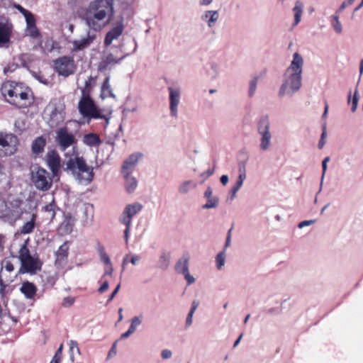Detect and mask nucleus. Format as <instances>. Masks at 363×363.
<instances>
[{
    "label": "nucleus",
    "instance_id": "nucleus-17",
    "mask_svg": "<svg viewBox=\"0 0 363 363\" xmlns=\"http://www.w3.org/2000/svg\"><path fill=\"white\" fill-rule=\"evenodd\" d=\"M175 270L177 273L182 274L187 281V284L190 285L195 281V279L189 272V258L182 257L175 264Z\"/></svg>",
    "mask_w": 363,
    "mask_h": 363
},
{
    "label": "nucleus",
    "instance_id": "nucleus-7",
    "mask_svg": "<svg viewBox=\"0 0 363 363\" xmlns=\"http://www.w3.org/2000/svg\"><path fill=\"white\" fill-rule=\"evenodd\" d=\"M270 122L268 116L260 118L257 124V132L261 135L259 148L262 151L267 150L271 145L272 134L269 132Z\"/></svg>",
    "mask_w": 363,
    "mask_h": 363
},
{
    "label": "nucleus",
    "instance_id": "nucleus-19",
    "mask_svg": "<svg viewBox=\"0 0 363 363\" xmlns=\"http://www.w3.org/2000/svg\"><path fill=\"white\" fill-rule=\"evenodd\" d=\"M12 25L0 22V47L8 46L11 41Z\"/></svg>",
    "mask_w": 363,
    "mask_h": 363
},
{
    "label": "nucleus",
    "instance_id": "nucleus-38",
    "mask_svg": "<svg viewBox=\"0 0 363 363\" xmlns=\"http://www.w3.org/2000/svg\"><path fill=\"white\" fill-rule=\"evenodd\" d=\"M97 252L100 257V261L103 262L104 264L108 265L109 264H111V259L109 256L107 255L105 250V247L99 243L97 245Z\"/></svg>",
    "mask_w": 363,
    "mask_h": 363
},
{
    "label": "nucleus",
    "instance_id": "nucleus-27",
    "mask_svg": "<svg viewBox=\"0 0 363 363\" xmlns=\"http://www.w3.org/2000/svg\"><path fill=\"white\" fill-rule=\"evenodd\" d=\"M95 35H90L89 32L88 33V36L85 38L81 39L79 40H74L73 43L74 50H81L87 47H89L93 40L95 39Z\"/></svg>",
    "mask_w": 363,
    "mask_h": 363
},
{
    "label": "nucleus",
    "instance_id": "nucleus-64",
    "mask_svg": "<svg viewBox=\"0 0 363 363\" xmlns=\"http://www.w3.org/2000/svg\"><path fill=\"white\" fill-rule=\"evenodd\" d=\"M140 260V257L139 255H132L129 262L131 264H133V265H136V264H138V263L139 262Z\"/></svg>",
    "mask_w": 363,
    "mask_h": 363
},
{
    "label": "nucleus",
    "instance_id": "nucleus-35",
    "mask_svg": "<svg viewBox=\"0 0 363 363\" xmlns=\"http://www.w3.org/2000/svg\"><path fill=\"white\" fill-rule=\"evenodd\" d=\"M69 345V360L71 362H74L77 360L76 356L80 355V350L79 348V345L77 341L75 340H69L68 342Z\"/></svg>",
    "mask_w": 363,
    "mask_h": 363
},
{
    "label": "nucleus",
    "instance_id": "nucleus-23",
    "mask_svg": "<svg viewBox=\"0 0 363 363\" xmlns=\"http://www.w3.org/2000/svg\"><path fill=\"white\" fill-rule=\"evenodd\" d=\"M42 211L45 213V219L52 222L56 216L57 211H60V208L56 205L54 200L50 203L43 207Z\"/></svg>",
    "mask_w": 363,
    "mask_h": 363
},
{
    "label": "nucleus",
    "instance_id": "nucleus-63",
    "mask_svg": "<svg viewBox=\"0 0 363 363\" xmlns=\"http://www.w3.org/2000/svg\"><path fill=\"white\" fill-rule=\"evenodd\" d=\"M33 76L38 79L40 82L46 84L48 83L47 79H45L43 76L35 73L33 72Z\"/></svg>",
    "mask_w": 363,
    "mask_h": 363
},
{
    "label": "nucleus",
    "instance_id": "nucleus-26",
    "mask_svg": "<svg viewBox=\"0 0 363 363\" xmlns=\"http://www.w3.org/2000/svg\"><path fill=\"white\" fill-rule=\"evenodd\" d=\"M36 218V213H31L30 220L24 223L23 226L20 228L21 234L26 235L33 233L35 228Z\"/></svg>",
    "mask_w": 363,
    "mask_h": 363
},
{
    "label": "nucleus",
    "instance_id": "nucleus-43",
    "mask_svg": "<svg viewBox=\"0 0 363 363\" xmlns=\"http://www.w3.org/2000/svg\"><path fill=\"white\" fill-rule=\"evenodd\" d=\"M225 250L220 252L216 257V267L218 269H220L225 264Z\"/></svg>",
    "mask_w": 363,
    "mask_h": 363
},
{
    "label": "nucleus",
    "instance_id": "nucleus-50",
    "mask_svg": "<svg viewBox=\"0 0 363 363\" xmlns=\"http://www.w3.org/2000/svg\"><path fill=\"white\" fill-rule=\"evenodd\" d=\"M242 185L241 184L237 182L235 184V185L232 187V189L230 191V200H233L235 198L237 192L242 187Z\"/></svg>",
    "mask_w": 363,
    "mask_h": 363
},
{
    "label": "nucleus",
    "instance_id": "nucleus-13",
    "mask_svg": "<svg viewBox=\"0 0 363 363\" xmlns=\"http://www.w3.org/2000/svg\"><path fill=\"white\" fill-rule=\"evenodd\" d=\"M143 209V205L138 202H135L127 205L120 218V221L123 224L131 225L132 218L139 213Z\"/></svg>",
    "mask_w": 363,
    "mask_h": 363
},
{
    "label": "nucleus",
    "instance_id": "nucleus-8",
    "mask_svg": "<svg viewBox=\"0 0 363 363\" xmlns=\"http://www.w3.org/2000/svg\"><path fill=\"white\" fill-rule=\"evenodd\" d=\"M4 96H9L11 99H6V101L11 105L17 106L16 99L19 97L21 100H26L28 98V93L20 91L14 82L9 81L4 83L1 89Z\"/></svg>",
    "mask_w": 363,
    "mask_h": 363
},
{
    "label": "nucleus",
    "instance_id": "nucleus-57",
    "mask_svg": "<svg viewBox=\"0 0 363 363\" xmlns=\"http://www.w3.org/2000/svg\"><path fill=\"white\" fill-rule=\"evenodd\" d=\"M172 352L169 350L165 349L163 350L161 352V356L163 359H169L172 357Z\"/></svg>",
    "mask_w": 363,
    "mask_h": 363
},
{
    "label": "nucleus",
    "instance_id": "nucleus-30",
    "mask_svg": "<svg viewBox=\"0 0 363 363\" xmlns=\"http://www.w3.org/2000/svg\"><path fill=\"white\" fill-rule=\"evenodd\" d=\"M83 143L89 147H96L101 143V140L97 134L91 133L84 135Z\"/></svg>",
    "mask_w": 363,
    "mask_h": 363
},
{
    "label": "nucleus",
    "instance_id": "nucleus-37",
    "mask_svg": "<svg viewBox=\"0 0 363 363\" xmlns=\"http://www.w3.org/2000/svg\"><path fill=\"white\" fill-rule=\"evenodd\" d=\"M63 114L56 107L50 113V125H57L63 121Z\"/></svg>",
    "mask_w": 363,
    "mask_h": 363
},
{
    "label": "nucleus",
    "instance_id": "nucleus-3",
    "mask_svg": "<svg viewBox=\"0 0 363 363\" xmlns=\"http://www.w3.org/2000/svg\"><path fill=\"white\" fill-rule=\"evenodd\" d=\"M303 65V60L301 55L298 52L294 53L293 60L283 75V82L278 92L279 97L292 96L301 89Z\"/></svg>",
    "mask_w": 363,
    "mask_h": 363
},
{
    "label": "nucleus",
    "instance_id": "nucleus-49",
    "mask_svg": "<svg viewBox=\"0 0 363 363\" xmlns=\"http://www.w3.org/2000/svg\"><path fill=\"white\" fill-rule=\"evenodd\" d=\"M24 18L26 21V27H32L36 26L35 18L31 12Z\"/></svg>",
    "mask_w": 363,
    "mask_h": 363
},
{
    "label": "nucleus",
    "instance_id": "nucleus-18",
    "mask_svg": "<svg viewBox=\"0 0 363 363\" xmlns=\"http://www.w3.org/2000/svg\"><path fill=\"white\" fill-rule=\"evenodd\" d=\"M68 254V242H65L62 245L60 246L59 249L55 252L56 259L55 264L57 268H62L67 264Z\"/></svg>",
    "mask_w": 363,
    "mask_h": 363
},
{
    "label": "nucleus",
    "instance_id": "nucleus-11",
    "mask_svg": "<svg viewBox=\"0 0 363 363\" xmlns=\"http://www.w3.org/2000/svg\"><path fill=\"white\" fill-rule=\"evenodd\" d=\"M23 201L20 199H14L11 202V208L8 209L4 214V218L10 223L16 222L20 219L24 213H27L26 208H23Z\"/></svg>",
    "mask_w": 363,
    "mask_h": 363
},
{
    "label": "nucleus",
    "instance_id": "nucleus-62",
    "mask_svg": "<svg viewBox=\"0 0 363 363\" xmlns=\"http://www.w3.org/2000/svg\"><path fill=\"white\" fill-rule=\"evenodd\" d=\"M121 288V284L119 283L116 289L113 290V291L111 293V294L110 295L109 298H108V302H111L113 298L114 297L116 296V295L117 294V293L118 292L119 289Z\"/></svg>",
    "mask_w": 363,
    "mask_h": 363
},
{
    "label": "nucleus",
    "instance_id": "nucleus-40",
    "mask_svg": "<svg viewBox=\"0 0 363 363\" xmlns=\"http://www.w3.org/2000/svg\"><path fill=\"white\" fill-rule=\"evenodd\" d=\"M259 78V77L258 76H255L253 78H252L249 82L247 95L250 98L253 97L256 92Z\"/></svg>",
    "mask_w": 363,
    "mask_h": 363
},
{
    "label": "nucleus",
    "instance_id": "nucleus-14",
    "mask_svg": "<svg viewBox=\"0 0 363 363\" xmlns=\"http://www.w3.org/2000/svg\"><path fill=\"white\" fill-rule=\"evenodd\" d=\"M124 30L123 18L121 16L116 21L114 26L106 34L104 44L108 47L111 45L114 40H117L122 35Z\"/></svg>",
    "mask_w": 363,
    "mask_h": 363
},
{
    "label": "nucleus",
    "instance_id": "nucleus-28",
    "mask_svg": "<svg viewBox=\"0 0 363 363\" xmlns=\"http://www.w3.org/2000/svg\"><path fill=\"white\" fill-rule=\"evenodd\" d=\"M110 78H111L110 75L108 74L102 84V86L101 88V95H100L102 99H104L107 96H109L111 98L116 97L115 94H113V92L111 88V85L109 83Z\"/></svg>",
    "mask_w": 363,
    "mask_h": 363
},
{
    "label": "nucleus",
    "instance_id": "nucleus-22",
    "mask_svg": "<svg viewBox=\"0 0 363 363\" xmlns=\"http://www.w3.org/2000/svg\"><path fill=\"white\" fill-rule=\"evenodd\" d=\"M74 225L72 217L69 214L65 215L64 220L59 226L58 231L60 234L68 235L72 233Z\"/></svg>",
    "mask_w": 363,
    "mask_h": 363
},
{
    "label": "nucleus",
    "instance_id": "nucleus-59",
    "mask_svg": "<svg viewBox=\"0 0 363 363\" xmlns=\"http://www.w3.org/2000/svg\"><path fill=\"white\" fill-rule=\"evenodd\" d=\"M213 173H214V168H212V169L209 168L208 169H207L206 172L201 173L200 174V177H203V179H206L208 177H211Z\"/></svg>",
    "mask_w": 363,
    "mask_h": 363
},
{
    "label": "nucleus",
    "instance_id": "nucleus-48",
    "mask_svg": "<svg viewBox=\"0 0 363 363\" xmlns=\"http://www.w3.org/2000/svg\"><path fill=\"white\" fill-rule=\"evenodd\" d=\"M18 67V65L15 62H11L6 67L4 68V73L7 74L8 73L13 72Z\"/></svg>",
    "mask_w": 363,
    "mask_h": 363
},
{
    "label": "nucleus",
    "instance_id": "nucleus-5",
    "mask_svg": "<svg viewBox=\"0 0 363 363\" xmlns=\"http://www.w3.org/2000/svg\"><path fill=\"white\" fill-rule=\"evenodd\" d=\"M31 179L35 188L40 191H47L57 178H52L50 173L41 167H36L31 172Z\"/></svg>",
    "mask_w": 363,
    "mask_h": 363
},
{
    "label": "nucleus",
    "instance_id": "nucleus-58",
    "mask_svg": "<svg viewBox=\"0 0 363 363\" xmlns=\"http://www.w3.org/2000/svg\"><path fill=\"white\" fill-rule=\"evenodd\" d=\"M109 286L108 281L107 280H105L104 283L101 285V286L99 288L98 291L99 294H102L104 291H106Z\"/></svg>",
    "mask_w": 363,
    "mask_h": 363
},
{
    "label": "nucleus",
    "instance_id": "nucleus-9",
    "mask_svg": "<svg viewBox=\"0 0 363 363\" xmlns=\"http://www.w3.org/2000/svg\"><path fill=\"white\" fill-rule=\"evenodd\" d=\"M54 66L58 74L65 77L74 73V61L72 57H60L54 61Z\"/></svg>",
    "mask_w": 363,
    "mask_h": 363
},
{
    "label": "nucleus",
    "instance_id": "nucleus-55",
    "mask_svg": "<svg viewBox=\"0 0 363 363\" xmlns=\"http://www.w3.org/2000/svg\"><path fill=\"white\" fill-rule=\"evenodd\" d=\"M14 2L11 0H0V6L4 8H10L13 6Z\"/></svg>",
    "mask_w": 363,
    "mask_h": 363
},
{
    "label": "nucleus",
    "instance_id": "nucleus-1",
    "mask_svg": "<svg viewBox=\"0 0 363 363\" xmlns=\"http://www.w3.org/2000/svg\"><path fill=\"white\" fill-rule=\"evenodd\" d=\"M46 165L51 171L52 178L59 179L60 169L62 167L65 172H70L74 179L80 184H89L94 179V169L89 167L83 157L75 156L67 161H64L61 165V158L55 150H48L45 157Z\"/></svg>",
    "mask_w": 363,
    "mask_h": 363
},
{
    "label": "nucleus",
    "instance_id": "nucleus-51",
    "mask_svg": "<svg viewBox=\"0 0 363 363\" xmlns=\"http://www.w3.org/2000/svg\"><path fill=\"white\" fill-rule=\"evenodd\" d=\"M75 298L74 297L67 296L64 298L62 305L63 307L68 308L74 304Z\"/></svg>",
    "mask_w": 363,
    "mask_h": 363
},
{
    "label": "nucleus",
    "instance_id": "nucleus-61",
    "mask_svg": "<svg viewBox=\"0 0 363 363\" xmlns=\"http://www.w3.org/2000/svg\"><path fill=\"white\" fill-rule=\"evenodd\" d=\"M125 225V229L124 230V239L125 241V243L128 244V237H129V233L131 228V225L124 224Z\"/></svg>",
    "mask_w": 363,
    "mask_h": 363
},
{
    "label": "nucleus",
    "instance_id": "nucleus-44",
    "mask_svg": "<svg viewBox=\"0 0 363 363\" xmlns=\"http://www.w3.org/2000/svg\"><path fill=\"white\" fill-rule=\"evenodd\" d=\"M27 35L33 39H36L40 36V33L36 26L32 27H26Z\"/></svg>",
    "mask_w": 363,
    "mask_h": 363
},
{
    "label": "nucleus",
    "instance_id": "nucleus-29",
    "mask_svg": "<svg viewBox=\"0 0 363 363\" xmlns=\"http://www.w3.org/2000/svg\"><path fill=\"white\" fill-rule=\"evenodd\" d=\"M46 140L43 136L36 138L32 143V151L35 155H39L44 151Z\"/></svg>",
    "mask_w": 363,
    "mask_h": 363
},
{
    "label": "nucleus",
    "instance_id": "nucleus-10",
    "mask_svg": "<svg viewBox=\"0 0 363 363\" xmlns=\"http://www.w3.org/2000/svg\"><path fill=\"white\" fill-rule=\"evenodd\" d=\"M121 52L123 53L121 57H116L113 53L107 54L101 59L98 65V70L100 72H104L106 70H111L113 66L120 64L123 59L130 55V53H124L122 50Z\"/></svg>",
    "mask_w": 363,
    "mask_h": 363
},
{
    "label": "nucleus",
    "instance_id": "nucleus-45",
    "mask_svg": "<svg viewBox=\"0 0 363 363\" xmlns=\"http://www.w3.org/2000/svg\"><path fill=\"white\" fill-rule=\"evenodd\" d=\"M62 350H63V345L61 344L60 345L59 348L55 352V354L53 356V357L52 358L50 363H60V362Z\"/></svg>",
    "mask_w": 363,
    "mask_h": 363
},
{
    "label": "nucleus",
    "instance_id": "nucleus-4",
    "mask_svg": "<svg viewBox=\"0 0 363 363\" xmlns=\"http://www.w3.org/2000/svg\"><path fill=\"white\" fill-rule=\"evenodd\" d=\"M78 108L79 113L84 117L94 119H104L106 121V125L109 123L111 113H102V110L96 105L91 96H89L87 94L82 95L79 101Z\"/></svg>",
    "mask_w": 363,
    "mask_h": 363
},
{
    "label": "nucleus",
    "instance_id": "nucleus-47",
    "mask_svg": "<svg viewBox=\"0 0 363 363\" xmlns=\"http://www.w3.org/2000/svg\"><path fill=\"white\" fill-rule=\"evenodd\" d=\"M329 160H330V157H326L324 158V160L322 162L323 173H322V176H321L320 189H319L318 192H320L321 191L322 186H323V179H324V177H325V172H326V169H327V163H328V162Z\"/></svg>",
    "mask_w": 363,
    "mask_h": 363
},
{
    "label": "nucleus",
    "instance_id": "nucleus-39",
    "mask_svg": "<svg viewBox=\"0 0 363 363\" xmlns=\"http://www.w3.org/2000/svg\"><path fill=\"white\" fill-rule=\"evenodd\" d=\"M28 242V239L24 242V243L21 245V248L19 249L18 259H20L21 262L32 257V255H30V250L27 246Z\"/></svg>",
    "mask_w": 363,
    "mask_h": 363
},
{
    "label": "nucleus",
    "instance_id": "nucleus-21",
    "mask_svg": "<svg viewBox=\"0 0 363 363\" xmlns=\"http://www.w3.org/2000/svg\"><path fill=\"white\" fill-rule=\"evenodd\" d=\"M142 154L136 152L130 155L122 165V173H132Z\"/></svg>",
    "mask_w": 363,
    "mask_h": 363
},
{
    "label": "nucleus",
    "instance_id": "nucleus-60",
    "mask_svg": "<svg viewBox=\"0 0 363 363\" xmlns=\"http://www.w3.org/2000/svg\"><path fill=\"white\" fill-rule=\"evenodd\" d=\"M314 223H315V220H303L298 223V227L299 228H303V227L310 225L311 224H313Z\"/></svg>",
    "mask_w": 363,
    "mask_h": 363
},
{
    "label": "nucleus",
    "instance_id": "nucleus-20",
    "mask_svg": "<svg viewBox=\"0 0 363 363\" xmlns=\"http://www.w3.org/2000/svg\"><path fill=\"white\" fill-rule=\"evenodd\" d=\"M203 197L206 199L207 201L203 204L202 209L216 208L219 204V198L213 196V189L211 186H208L203 194Z\"/></svg>",
    "mask_w": 363,
    "mask_h": 363
},
{
    "label": "nucleus",
    "instance_id": "nucleus-31",
    "mask_svg": "<svg viewBox=\"0 0 363 363\" xmlns=\"http://www.w3.org/2000/svg\"><path fill=\"white\" fill-rule=\"evenodd\" d=\"M130 174L131 173H123L125 179V187L128 193L133 192L138 186L137 179L135 177L130 176Z\"/></svg>",
    "mask_w": 363,
    "mask_h": 363
},
{
    "label": "nucleus",
    "instance_id": "nucleus-46",
    "mask_svg": "<svg viewBox=\"0 0 363 363\" xmlns=\"http://www.w3.org/2000/svg\"><path fill=\"white\" fill-rule=\"evenodd\" d=\"M94 78L90 76L87 80L85 81L84 87L82 89V95L87 94L90 96L91 82L94 81Z\"/></svg>",
    "mask_w": 363,
    "mask_h": 363
},
{
    "label": "nucleus",
    "instance_id": "nucleus-15",
    "mask_svg": "<svg viewBox=\"0 0 363 363\" xmlns=\"http://www.w3.org/2000/svg\"><path fill=\"white\" fill-rule=\"evenodd\" d=\"M169 98V111L172 117H177L178 105L180 102L181 90L179 88L168 87Z\"/></svg>",
    "mask_w": 363,
    "mask_h": 363
},
{
    "label": "nucleus",
    "instance_id": "nucleus-53",
    "mask_svg": "<svg viewBox=\"0 0 363 363\" xmlns=\"http://www.w3.org/2000/svg\"><path fill=\"white\" fill-rule=\"evenodd\" d=\"M113 272V268L112 266V263L109 264L108 265H106L104 275L102 276L101 279H103L106 276H111Z\"/></svg>",
    "mask_w": 363,
    "mask_h": 363
},
{
    "label": "nucleus",
    "instance_id": "nucleus-6",
    "mask_svg": "<svg viewBox=\"0 0 363 363\" xmlns=\"http://www.w3.org/2000/svg\"><path fill=\"white\" fill-rule=\"evenodd\" d=\"M19 145L18 137L13 133L0 132V157L14 155Z\"/></svg>",
    "mask_w": 363,
    "mask_h": 363
},
{
    "label": "nucleus",
    "instance_id": "nucleus-32",
    "mask_svg": "<svg viewBox=\"0 0 363 363\" xmlns=\"http://www.w3.org/2000/svg\"><path fill=\"white\" fill-rule=\"evenodd\" d=\"M363 74V65H359V77L354 89V95L352 100V107L351 111L352 113L355 112L357 108L358 101H359V91H358V86L361 79V77Z\"/></svg>",
    "mask_w": 363,
    "mask_h": 363
},
{
    "label": "nucleus",
    "instance_id": "nucleus-34",
    "mask_svg": "<svg viewBox=\"0 0 363 363\" xmlns=\"http://www.w3.org/2000/svg\"><path fill=\"white\" fill-rule=\"evenodd\" d=\"M196 183L193 180H186L182 182L179 187L178 191L180 194L184 195L188 194L191 190L196 187Z\"/></svg>",
    "mask_w": 363,
    "mask_h": 363
},
{
    "label": "nucleus",
    "instance_id": "nucleus-16",
    "mask_svg": "<svg viewBox=\"0 0 363 363\" xmlns=\"http://www.w3.org/2000/svg\"><path fill=\"white\" fill-rule=\"evenodd\" d=\"M20 272L34 274L41 269L42 262L38 257L33 256L21 262Z\"/></svg>",
    "mask_w": 363,
    "mask_h": 363
},
{
    "label": "nucleus",
    "instance_id": "nucleus-36",
    "mask_svg": "<svg viewBox=\"0 0 363 363\" xmlns=\"http://www.w3.org/2000/svg\"><path fill=\"white\" fill-rule=\"evenodd\" d=\"M303 3L299 0L296 1L295 2V6L293 8V11L294 13V22L293 23L294 26H297L300 23L301 16L303 13Z\"/></svg>",
    "mask_w": 363,
    "mask_h": 363
},
{
    "label": "nucleus",
    "instance_id": "nucleus-54",
    "mask_svg": "<svg viewBox=\"0 0 363 363\" xmlns=\"http://www.w3.org/2000/svg\"><path fill=\"white\" fill-rule=\"evenodd\" d=\"M264 313L267 315H278L281 313V311L278 308H270L264 310Z\"/></svg>",
    "mask_w": 363,
    "mask_h": 363
},
{
    "label": "nucleus",
    "instance_id": "nucleus-41",
    "mask_svg": "<svg viewBox=\"0 0 363 363\" xmlns=\"http://www.w3.org/2000/svg\"><path fill=\"white\" fill-rule=\"evenodd\" d=\"M143 319V314L133 317L130 320V325L128 328L131 330L133 333H135L138 327L142 324Z\"/></svg>",
    "mask_w": 363,
    "mask_h": 363
},
{
    "label": "nucleus",
    "instance_id": "nucleus-33",
    "mask_svg": "<svg viewBox=\"0 0 363 363\" xmlns=\"http://www.w3.org/2000/svg\"><path fill=\"white\" fill-rule=\"evenodd\" d=\"M170 264V252L162 251L157 261V267L166 270Z\"/></svg>",
    "mask_w": 363,
    "mask_h": 363
},
{
    "label": "nucleus",
    "instance_id": "nucleus-52",
    "mask_svg": "<svg viewBox=\"0 0 363 363\" xmlns=\"http://www.w3.org/2000/svg\"><path fill=\"white\" fill-rule=\"evenodd\" d=\"M13 6L24 17L27 15H28L30 11L28 10L24 9L23 6H21L20 4H13Z\"/></svg>",
    "mask_w": 363,
    "mask_h": 363
},
{
    "label": "nucleus",
    "instance_id": "nucleus-2",
    "mask_svg": "<svg viewBox=\"0 0 363 363\" xmlns=\"http://www.w3.org/2000/svg\"><path fill=\"white\" fill-rule=\"evenodd\" d=\"M113 16V0H94L80 18L89 29L100 31L110 23Z\"/></svg>",
    "mask_w": 363,
    "mask_h": 363
},
{
    "label": "nucleus",
    "instance_id": "nucleus-12",
    "mask_svg": "<svg viewBox=\"0 0 363 363\" xmlns=\"http://www.w3.org/2000/svg\"><path fill=\"white\" fill-rule=\"evenodd\" d=\"M56 142L60 149L65 151L67 148L75 143V138L72 133L68 132L67 128L64 127L57 130Z\"/></svg>",
    "mask_w": 363,
    "mask_h": 363
},
{
    "label": "nucleus",
    "instance_id": "nucleus-56",
    "mask_svg": "<svg viewBox=\"0 0 363 363\" xmlns=\"http://www.w3.org/2000/svg\"><path fill=\"white\" fill-rule=\"evenodd\" d=\"M3 264L4 266V268L6 271L9 272H11L14 269L13 264L10 261H4L3 262Z\"/></svg>",
    "mask_w": 363,
    "mask_h": 363
},
{
    "label": "nucleus",
    "instance_id": "nucleus-24",
    "mask_svg": "<svg viewBox=\"0 0 363 363\" xmlns=\"http://www.w3.org/2000/svg\"><path fill=\"white\" fill-rule=\"evenodd\" d=\"M219 18V13L217 11H206L201 16L202 21H206L209 28H213Z\"/></svg>",
    "mask_w": 363,
    "mask_h": 363
},
{
    "label": "nucleus",
    "instance_id": "nucleus-25",
    "mask_svg": "<svg viewBox=\"0 0 363 363\" xmlns=\"http://www.w3.org/2000/svg\"><path fill=\"white\" fill-rule=\"evenodd\" d=\"M20 291L24 294L26 298L31 299L34 298L37 288L34 284L27 281L22 284Z\"/></svg>",
    "mask_w": 363,
    "mask_h": 363
},
{
    "label": "nucleus",
    "instance_id": "nucleus-42",
    "mask_svg": "<svg viewBox=\"0 0 363 363\" xmlns=\"http://www.w3.org/2000/svg\"><path fill=\"white\" fill-rule=\"evenodd\" d=\"M332 22L331 25L335 31V33L340 34L342 31V27L340 21H339V15L338 14H334L332 16Z\"/></svg>",
    "mask_w": 363,
    "mask_h": 363
}]
</instances>
